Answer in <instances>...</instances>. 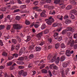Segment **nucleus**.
Here are the masks:
<instances>
[{"instance_id":"obj_1","label":"nucleus","mask_w":77,"mask_h":77,"mask_svg":"<svg viewBox=\"0 0 77 77\" xmlns=\"http://www.w3.org/2000/svg\"><path fill=\"white\" fill-rule=\"evenodd\" d=\"M49 19H46L45 20V21H46V22L48 24V25H51V24H52V23L54 22V19L52 18V16H51L49 18Z\"/></svg>"},{"instance_id":"obj_2","label":"nucleus","mask_w":77,"mask_h":77,"mask_svg":"<svg viewBox=\"0 0 77 77\" xmlns=\"http://www.w3.org/2000/svg\"><path fill=\"white\" fill-rule=\"evenodd\" d=\"M67 45H69L71 47H72L74 45V41L72 39L71 36L69 38L68 42L67 43Z\"/></svg>"},{"instance_id":"obj_3","label":"nucleus","mask_w":77,"mask_h":77,"mask_svg":"<svg viewBox=\"0 0 77 77\" xmlns=\"http://www.w3.org/2000/svg\"><path fill=\"white\" fill-rule=\"evenodd\" d=\"M13 28L16 30H20L22 28V26L19 24H15L13 25Z\"/></svg>"},{"instance_id":"obj_4","label":"nucleus","mask_w":77,"mask_h":77,"mask_svg":"<svg viewBox=\"0 0 77 77\" xmlns=\"http://www.w3.org/2000/svg\"><path fill=\"white\" fill-rule=\"evenodd\" d=\"M43 35V32H39L38 34L36 35V36L38 38V39H40L42 36V35Z\"/></svg>"},{"instance_id":"obj_5","label":"nucleus","mask_w":77,"mask_h":77,"mask_svg":"<svg viewBox=\"0 0 77 77\" xmlns=\"http://www.w3.org/2000/svg\"><path fill=\"white\" fill-rule=\"evenodd\" d=\"M45 11L44 10L40 14L41 16L42 17H46L47 16H46L45 14Z\"/></svg>"},{"instance_id":"obj_6","label":"nucleus","mask_w":77,"mask_h":77,"mask_svg":"<svg viewBox=\"0 0 77 77\" xmlns=\"http://www.w3.org/2000/svg\"><path fill=\"white\" fill-rule=\"evenodd\" d=\"M66 54L67 56H68V57L70 56H71V53L70 51L69 50H66Z\"/></svg>"},{"instance_id":"obj_7","label":"nucleus","mask_w":77,"mask_h":77,"mask_svg":"<svg viewBox=\"0 0 77 77\" xmlns=\"http://www.w3.org/2000/svg\"><path fill=\"white\" fill-rule=\"evenodd\" d=\"M70 2L71 4L72 5H77V2H76L74 0H70Z\"/></svg>"},{"instance_id":"obj_8","label":"nucleus","mask_w":77,"mask_h":77,"mask_svg":"<svg viewBox=\"0 0 77 77\" xmlns=\"http://www.w3.org/2000/svg\"><path fill=\"white\" fill-rule=\"evenodd\" d=\"M41 72L43 74H47L48 73V71L45 69H43L42 70Z\"/></svg>"},{"instance_id":"obj_9","label":"nucleus","mask_w":77,"mask_h":77,"mask_svg":"<svg viewBox=\"0 0 77 77\" xmlns=\"http://www.w3.org/2000/svg\"><path fill=\"white\" fill-rule=\"evenodd\" d=\"M72 8V6L71 5H69L67 6L66 8V9L67 10H69L71 9Z\"/></svg>"},{"instance_id":"obj_10","label":"nucleus","mask_w":77,"mask_h":77,"mask_svg":"<svg viewBox=\"0 0 77 77\" xmlns=\"http://www.w3.org/2000/svg\"><path fill=\"white\" fill-rule=\"evenodd\" d=\"M11 42L12 43L14 44H16L17 43V40L14 39H12L11 40Z\"/></svg>"},{"instance_id":"obj_11","label":"nucleus","mask_w":77,"mask_h":77,"mask_svg":"<svg viewBox=\"0 0 77 77\" xmlns=\"http://www.w3.org/2000/svg\"><path fill=\"white\" fill-rule=\"evenodd\" d=\"M46 27H47V26L45 25V24H43L42 25L41 28L42 30H44V29H45Z\"/></svg>"},{"instance_id":"obj_12","label":"nucleus","mask_w":77,"mask_h":77,"mask_svg":"<svg viewBox=\"0 0 77 77\" xmlns=\"http://www.w3.org/2000/svg\"><path fill=\"white\" fill-rule=\"evenodd\" d=\"M44 34H47L49 32V30L48 29H46L43 31Z\"/></svg>"},{"instance_id":"obj_13","label":"nucleus","mask_w":77,"mask_h":77,"mask_svg":"<svg viewBox=\"0 0 77 77\" xmlns=\"http://www.w3.org/2000/svg\"><path fill=\"white\" fill-rule=\"evenodd\" d=\"M71 23V20L68 19L66 20L65 21V23L66 24H69Z\"/></svg>"},{"instance_id":"obj_14","label":"nucleus","mask_w":77,"mask_h":77,"mask_svg":"<svg viewBox=\"0 0 77 77\" xmlns=\"http://www.w3.org/2000/svg\"><path fill=\"white\" fill-rule=\"evenodd\" d=\"M60 44L59 43H57L55 45V47L56 49H57L59 48Z\"/></svg>"},{"instance_id":"obj_15","label":"nucleus","mask_w":77,"mask_h":77,"mask_svg":"<svg viewBox=\"0 0 77 77\" xmlns=\"http://www.w3.org/2000/svg\"><path fill=\"white\" fill-rule=\"evenodd\" d=\"M65 59H66L65 57L63 56H61L60 58V60L62 62H63V61H64V60H65Z\"/></svg>"},{"instance_id":"obj_16","label":"nucleus","mask_w":77,"mask_h":77,"mask_svg":"<svg viewBox=\"0 0 77 77\" xmlns=\"http://www.w3.org/2000/svg\"><path fill=\"white\" fill-rule=\"evenodd\" d=\"M24 8H26V5H23L20 6V9H23Z\"/></svg>"},{"instance_id":"obj_17","label":"nucleus","mask_w":77,"mask_h":77,"mask_svg":"<svg viewBox=\"0 0 77 77\" xmlns=\"http://www.w3.org/2000/svg\"><path fill=\"white\" fill-rule=\"evenodd\" d=\"M60 72H61V74L62 77H64L65 75V73H64V70H62Z\"/></svg>"},{"instance_id":"obj_18","label":"nucleus","mask_w":77,"mask_h":77,"mask_svg":"<svg viewBox=\"0 0 77 77\" xmlns=\"http://www.w3.org/2000/svg\"><path fill=\"white\" fill-rule=\"evenodd\" d=\"M34 48V46L33 45H31L29 48V50H33L35 51V49L33 48Z\"/></svg>"},{"instance_id":"obj_19","label":"nucleus","mask_w":77,"mask_h":77,"mask_svg":"<svg viewBox=\"0 0 77 77\" xmlns=\"http://www.w3.org/2000/svg\"><path fill=\"white\" fill-rule=\"evenodd\" d=\"M69 17H70L71 18H72V20H74L75 18V17L74 16L72 13H70L69 15Z\"/></svg>"},{"instance_id":"obj_20","label":"nucleus","mask_w":77,"mask_h":77,"mask_svg":"<svg viewBox=\"0 0 77 77\" xmlns=\"http://www.w3.org/2000/svg\"><path fill=\"white\" fill-rule=\"evenodd\" d=\"M77 12V11L75 9H73L70 11V14H75Z\"/></svg>"},{"instance_id":"obj_21","label":"nucleus","mask_w":77,"mask_h":77,"mask_svg":"<svg viewBox=\"0 0 77 77\" xmlns=\"http://www.w3.org/2000/svg\"><path fill=\"white\" fill-rule=\"evenodd\" d=\"M27 75V72H24V71H23L22 73L23 76V77H26Z\"/></svg>"},{"instance_id":"obj_22","label":"nucleus","mask_w":77,"mask_h":77,"mask_svg":"<svg viewBox=\"0 0 77 77\" xmlns=\"http://www.w3.org/2000/svg\"><path fill=\"white\" fill-rule=\"evenodd\" d=\"M72 29V28L71 27H68L67 28V29H66L67 30V32L69 31H71Z\"/></svg>"},{"instance_id":"obj_23","label":"nucleus","mask_w":77,"mask_h":77,"mask_svg":"<svg viewBox=\"0 0 77 77\" xmlns=\"http://www.w3.org/2000/svg\"><path fill=\"white\" fill-rule=\"evenodd\" d=\"M60 0H54V3L55 4H58L60 3Z\"/></svg>"},{"instance_id":"obj_24","label":"nucleus","mask_w":77,"mask_h":77,"mask_svg":"<svg viewBox=\"0 0 77 77\" xmlns=\"http://www.w3.org/2000/svg\"><path fill=\"white\" fill-rule=\"evenodd\" d=\"M56 60V57L54 56L52 59L51 61L52 62H54Z\"/></svg>"},{"instance_id":"obj_25","label":"nucleus","mask_w":77,"mask_h":77,"mask_svg":"<svg viewBox=\"0 0 77 77\" xmlns=\"http://www.w3.org/2000/svg\"><path fill=\"white\" fill-rule=\"evenodd\" d=\"M41 50V48H39L38 47H37L35 48V50L36 51H39Z\"/></svg>"},{"instance_id":"obj_26","label":"nucleus","mask_w":77,"mask_h":77,"mask_svg":"<svg viewBox=\"0 0 77 77\" xmlns=\"http://www.w3.org/2000/svg\"><path fill=\"white\" fill-rule=\"evenodd\" d=\"M31 39V37L30 36H27V39L26 40V42H28V41H29Z\"/></svg>"},{"instance_id":"obj_27","label":"nucleus","mask_w":77,"mask_h":77,"mask_svg":"<svg viewBox=\"0 0 77 77\" xmlns=\"http://www.w3.org/2000/svg\"><path fill=\"white\" fill-rule=\"evenodd\" d=\"M69 71V69L67 68L66 70H65V74L66 75H68V72Z\"/></svg>"},{"instance_id":"obj_28","label":"nucleus","mask_w":77,"mask_h":77,"mask_svg":"<svg viewBox=\"0 0 77 77\" xmlns=\"http://www.w3.org/2000/svg\"><path fill=\"white\" fill-rule=\"evenodd\" d=\"M16 38L18 39L19 42H21V40H22V39L21 38H20L19 37V36H17L16 37Z\"/></svg>"},{"instance_id":"obj_29","label":"nucleus","mask_w":77,"mask_h":77,"mask_svg":"<svg viewBox=\"0 0 77 77\" xmlns=\"http://www.w3.org/2000/svg\"><path fill=\"white\" fill-rule=\"evenodd\" d=\"M15 50V46L14 45H12L11 48V51H14Z\"/></svg>"},{"instance_id":"obj_30","label":"nucleus","mask_w":77,"mask_h":77,"mask_svg":"<svg viewBox=\"0 0 77 77\" xmlns=\"http://www.w3.org/2000/svg\"><path fill=\"white\" fill-rule=\"evenodd\" d=\"M67 30L66 29H65L63 30L62 32V35H65L66 32H67Z\"/></svg>"},{"instance_id":"obj_31","label":"nucleus","mask_w":77,"mask_h":77,"mask_svg":"<svg viewBox=\"0 0 77 77\" xmlns=\"http://www.w3.org/2000/svg\"><path fill=\"white\" fill-rule=\"evenodd\" d=\"M2 56H5L6 57L7 56V55H8V53H6L5 52H4L2 54Z\"/></svg>"},{"instance_id":"obj_32","label":"nucleus","mask_w":77,"mask_h":77,"mask_svg":"<svg viewBox=\"0 0 77 77\" xmlns=\"http://www.w3.org/2000/svg\"><path fill=\"white\" fill-rule=\"evenodd\" d=\"M61 47L62 48H65V46L64 43H62L61 45Z\"/></svg>"},{"instance_id":"obj_33","label":"nucleus","mask_w":77,"mask_h":77,"mask_svg":"<svg viewBox=\"0 0 77 77\" xmlns=\"http://www.w3.org/2000/svg\"><path fill=\"white\" fill-rule=\"evenodd\" d=\"M45 0H42L40 2V4L41 5H44L45 3Z\"/></svg>"},{"instance_id":"obj_34","label":"nucleus","mask_w":77,"mask_h":77,"mask_svg":"<svg viewBox=\"0 0 77 77\" xmlns=\"http://www.w3.org/2000/svg\"><path fill=\"white\" fill-rule=\"evenodd\" d=\"M7 66H11L12 65V62L11 61H10L8 63H7Z\"/></svg>"},{"instance_id":"obj_35","label":"nucleus","mask_w":77,"mask_h":77,"mask_svg":"<svg viewBox=\"0 0 77 77\" xmlns=\"http://www.w3.org/2000/svg\"><path fill=\"white\" fill-rule=\"evenodd\" d=\"M17 64H24V63L23 62V61H17Z\"/></svg>"},{"instance_id":"obj_36","label":"nucleus","mask_w":77,"mask_h":77,"mask_svg":"<svg viewBox=\"0 0 77 77\" xmlns=\"http://www.w3.org/2000/svg\"><path fill=\"white\" fill-rule=\"evenodd\" d=\"M21 19V17L19 16H17L15 18L16 20H20Z\"/></svg>"},{"instance_id":"obj_37","label":"nucleus","mask_w":77,"mask_h":77,"mask_svg":"<svg viewBox=\"0 0 77 77\" xmlns=\"http://www.w3.org/2000/svg\"><path fill=\"white\" fill-rule=\"evenodd\" d=\"M54 7L53 5H51L49 6V9H53L54 8Z\"/></svg>"},{"instance_id":"obj_38","label":"nucleus","mask_w":77,"mask_h":77,"mask_svg":"<svg viewBox=\"0 0 77 77\" xmlns=\"http://www.w3.org/2000/svg\"><path fill=\"white\" fill-rule=\"evenodd\" d=\"M34 26L35 28H38V27L39 26V24H35Z\"/></svg>"},{"instance_id":"obj_39","label":"nucleus","mask_w":77,"mask_h":77,"mask_svg":"<svg viewBox=\"0 0 77 77\" xmlns=\"http://www.w3.org/2000/svg\"><path fill=\"white\" fill-rule=\"evenodd\" d=\"M17 60H24V58L23 57H20Z\"/></svg>"},{"instance_id":"obj_40","label":"nucleus","mask_w":77,"mask_h":77,"mask_svg":"<svg viewBox=\"0 0 77 77\" xmlns=\"http://www.w3.org/2000/svg\"><path fill=\"white\" fill-rule=\"evenodd\" d=\"M25 23L26 25H29V24H30V22L26 20Z\"/></svg>"},{"instance_id":"obj_41","label":"nucleus","mask_w":77,"mask_h":77,"mask_svg":"<svg viewBox=\"0 0 77 77\" xmlns=\"http://www.w3.org/2000/svg\"><path fill=\"white\" fill-rule=\"evenodd\" d=\"M33 4L35 6H36V5H38V2L35 1L34 2Z\"/></svg>"},{"instance_id":"obj_42","label":"nucleus","mask_w":77,"mask_h":77,"mask_svg":"<svg viewBox=\"0 0 77 77\" xmlns=\"http://www.w3.org/2000/svg\"><path fill=\"white\" fill-rule=\"evenodd\" d=\"M49 14H51V15H54L55 14V12L54 11H51Z\"/></svg>"},{"instance_id":"obj_43","label":"nucleus","mask_w":77,"mask_h":77,"mask_svg":"<svg viewBox=\"0 0 77 77\" xmlns=\"http://www.w3.org/2000/svg\"><path fill=\"white\" fill-rule=\"evenodd\" d=\"M57 61H56V63H58L59 62V60H60V58H59V57H57Z\"/></svg>"},{"instance_id":"obj_44","label":"nucleus","mask_w":77,"mask_h":77,"mask_svg":"<svg viewBox=\"0 0 77 77\" xmlns=\"http://www.w3.org/2000/svg\"><path fill=\"white\" fill-rule=\"evenodd\" d=\"M6 8H1V10L3 12H4V11H6Z\"/></svg>"},{"instance_id":"obj_45","label":"nucleus","mask_w":77,"mask_h":77,"mask_svg":"<svg viewBox=\"0 0 77 77\" xmlns=\"http://www.w3.org/2000/svg\"><path fill=\"white\" fill-rule=\"evenodd\" d=\"M60 5H62L61 8H62V9H64V8H65V5H63V4H60Z\"/></svg>"},{"instance_id":"obj_46","label":"nucleus","mask_w":77,"mask_h":77,"mask_svg":"<svg viewBox=\"0 0 77 77\" xmlns=\"http://www.w3.org/2000/svg\"><path fill=\"white\" fill-rule=\"evenodd\" d=\"M11 28V25H8L7 27V30H9Z\"/></svg>"},{"instance_id":"obj_47","label":"nucleus","mask_w":77,"mask_h":77,"mask_svg":"<svg viewBox=\"0 0 77 77\" xmlns=\"http://www.w3.org/2000/svg\"><path fill=\"white\" fill-rule=\"evenodd\" d=\"M62 37H59L58 38V40L59 41H62Z\"/></svg>"},{"instance_id":"obj_48","label":"nucleus","mask_w":77,"mask_h":77,"mask_svg":"<svg viewBox=\"0 0 77 77\" xmlns=\"http://www.w3.org/2000/svg\"><path fill=\"white\" fill-rule=\"evenodd\" d=\"M23 70H22L18 72V74L19 75H23Z\"/></svg>"},{"instance_id":"obj_49","label":"nucleus","mask_w":77,"mask_h":77,"mask_svg":"<svg viewBox=\"0 0 77 77\" xmlns=\"http://www.w3.org/2000/svg\"><path fill=\"white\" fill-rule=\"evenodd\" d=\"M63 67H66L67 66V63H63Z\"/></svg>"},{"instance_id":"obj_50","label":"nucleus","mask_w":77,"mask_h":77,"mask_svg":"<svg viewBox=\"0 0 77 77\" xmlns=\"http://www.w3.org/2000/svg\"><path fill=\"white\" fill-rule=\"evenodd\" d=\"M59 34L58 33L56 32L54 34V37H56V36H57Z\"/></svg>"},{"instance_id":"obj_51","label":"nucleus","mask_w":77,"mask_h":77,"mask_svg":"<svg viewBox=\"0 0 77 77\" xmlns=\"http://www.w3.org/2000/svg\"><path fill=\"white\" fill-rule=\"evenodd\" d=\"M45 2H47L48 3H51V0H45Z\"/></svg>"},{"instance_id":"obj_52","label":"nucleus","mask_w":77,"mask_h":77,"mask_svg":"<svg viewBox=\"0 0 77 77\" xmlns=\"http://www.w3.org/2000/svg\"><path fill=\"white\" fill-rule=\"evenodd\" d=\"M33 57V54H31L29 55V59H32Z\"/></svg>"},{"instance_id":"obj_53","label":"nucleus","mask_w":77,"mask_h":77,"mask_svg":"<svg viewBox=\"0 0 77 77\" xmlns=\"http://www.w3.org/2000/svg\"><path fill=\"white\" fill-rule=\"evenodd\" d=\"M62 27L60 28L57 29V32H60V31L62 30Z\"/></svg>"},{"instance_id":"obj_54","label":"nucleus","mask_w":77,"mask_h":77,"mask_svg":"<svg viewBox=\"0 0 77 77\" xmlns=\"http://www.w3.org/2000/svg\"><path fill=\"white\" fill-rule=\"evenodd\" d=\"M53 27H56V26H57V23H54L53 24Z\"/></svg>"},{"instance_id":"obj_55","label":"nucleus","mask_w":77,"mask_h":77,"mask_svg":"<svg viewBox=\"0 0 77 77\" xmlns=\"http://www.w3.org/2000/svg\"><path fill=\"white\" fill-rule=\"evenodd\" d=\"M19 11H20V9H17L14 10V12H19Z\"/></svg>"},{"instance_id":"obj_56","label":"nucleus","mask_w":77,"mask_h":77,"mask_svg":"<svg viewBox=\"0 0 77 77\" xmlns=\"http://www.w3.org/2000/svg\"><path fill=\"white\" fill-rule=\"evenodd\" d=\"M48 41L49 42H52V39L51 38H49L48 39Z\"/></svg>"},{"instance_id":"obj_57","label":"nucleus","mask_w":77,"mask_h":77,"mask_svg":"<svg viewBox=\"0 0 77 77\" xmlns=\"http://www.w3.org/2000/svg\"><path fill=\"white\" fill-rule=\"evenodd\" d=\"M19 48H20V47L19 46H16V50H17V51H18V50Z\"/></svg>"},{"instance_id":"obj_58","label":"nucleus","mask_w":77,"mask_h":77,"mask_svg":"<svg viewBox=\"0 0 77 77\" xmlns=\"http://www.w3.org/2000/svg\"><path fill=\"white\" fill-rule=\"evenodd\" d=\"M53 68L54 69H57V67L56 66H54L53 67Z\"/></svg>"},{"instance_id":"obj_59","label":"nucleus","mask_w":77,"mask_h":77,"mask_svg":"<svg viewBox=\"0 0 77 77\" xmlns=\"http://www.w3.org/2000/svg\"><path fill=\"white\" fill-rule=\"evenodd\" d=\"M45 67V64H44L43 66H41L40 67V69H42Z\"/></svg>"},{"instance_id":"obj_60","label":"nucleus","mask_w":77,"mask_h":77,"mask_svg":"<svg viewBox=\"0 0 77 77\" xmlns=\"http://www.w3.org/2000/svg\"><path fill=\"white\" fill-rule=\"evenodd\" d=\"M73 37L75 39H76V38H77V33L74 34V35Z\"/></svg>"},{"instance_id":"obj_61","label":"nucleus","mask_w":77,"mask_h":77,"mask_svg":"<svg viewBox=\"0 0 77 77\" xmlns=\"http://www.w3.org/2000/svg\"><path fill=\"white\" fill-rule=\"evenodd\" d=\"M25 2L26 3L29 4L30 2V0H26Z\"/></svg>"},{"instance_id":"obj_62","label":"nucleus","mask_w":77,"mask_h":77,"mask_svg":"<svg viewBox=\"0 0 77 77\" xmlns=\"http://www.w3.org/2000/svg\"><path fill=\"white\" fill-rule=\"evenodd\" d=\"M17 2L19 4H22V2L20 0H18Z\"/></svg>"},{"instance_id":"obj_63","label":"nucleus","mask_w":77,"mask_h":77,"mask_svg":"<svg viewBox=\"0 0 77 77\" xmlns=\"http://www.w3.org/2000/svg\"><path fill=\"white\" fill-rule=\"evenodd\" d=\"M77 44L75 45L74 46V49H77Z\"/></svg>"},{"instance_id":"obj_64","label":"nucleus","mask_w":77,"mask_h":77,"mask_svg":"<svg viewBox=\"0 0 77 77\" xmlns=\"http://www.w3.org/2000/svg\"><path fill=\"white\" fill-rule=\"evenodd\" d=\"M19 69H23L24 68V67L22 66H20L18 67Z\"/></svg>"}]
</instances>
